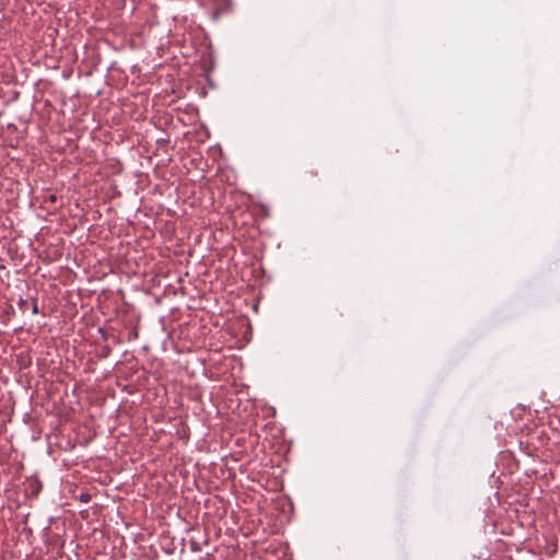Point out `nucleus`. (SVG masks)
Returning <instances> with one entry per match:
<instances>
[{
	"mask_svg": "<svg viewBox=\"0 0 560 560\" xmlns=\"http://www.w3.org/2000/svg\"><path fill=\"white\" fill-rule=\"evenodd\" d=\"M50 200L55 201V200H56V197H55V196H51V197H50Z\"/></svg>",
	"mask_w": 560,
	"mask_h": 560,
	"instance_id": "7ed1b4c3",
	"label": "nucleus"
},
{
	"mask_svg": "<svg viewBox=\"0 0 560 560\" xmlns=\"http://www.w3.org/2000/svg\"><path fill=\"white\" fill-rule=\"evenodd\" d=\"M90 494L88 493H84V494H81L80 499L82 502H89L90 501Z\"/></svg>",
	"mask_w": 560,
	"mask_h": 560,
	"instance_id": "f257e3e1",
	"label": "nucleus"
},
{
	"mask_svg": "<svg viewBox=\"0 0 560 560\" xmlns=\"http://www.w3.org/2000/svg\"><path fill=\"white\" fill-rule=\"evenodd\" d=\"M38 312L37 304L35 303L33 306V314H36Z\"/></svg>",
	"mask_w": 560,
	"mask_h": 560,
	"instance_id": "f03ea898",
	"label": "nucleus"
}]
</instances>
